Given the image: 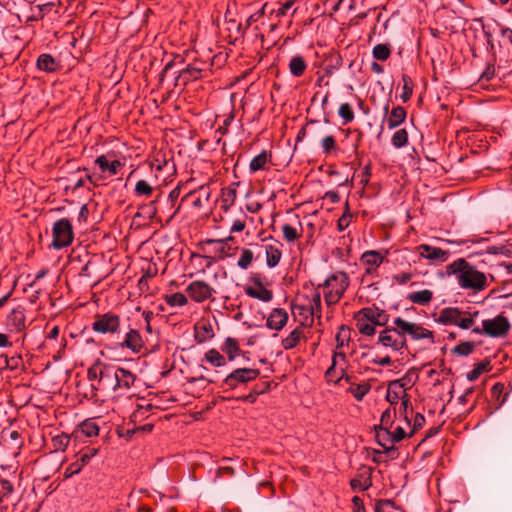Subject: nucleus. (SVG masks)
Segmentation results:
<instances>
[{
    "instance_id": "nucleus-1",
    "label": "nucleus",
    "mask_w": 512,
    "mask_h": 512,
    "mask_svg": "<svg viewBox=\"0 0 512 512\" xmlns=\"http://www.w3.org/2000/svg\"><path fill=\"white\" fill-rule=\"evenodd\" d=\"M87 378L92 383L89 391L84 393L88 400H97L98 391L107 389L114 392L117 397L128 396L138 377L131 370L115 366L97 359L88 369Z\"/></svg>"
},
{
    "instance_id": "nucleus-2",
    "label": "nucleus",
    "mask_w": 512,
    "mask_h": 512,
    "mask_svg": "<svg viewBox=\"0 0 512 512\" xmlns=\"http://www.w3.org/2000/svg\"><path fill=\"white\" fill-rule=\"evenodd\" d=\"M446 273L449 276L455 275L457 283L462 289L471 290L475 294L489 286L486 274L464 258H458L447 265Z\"/></svg>"
},
{
    "instance_id": "nucleus-3",
    "label": "nucleus",
    "mask_w": 512,
    "mask_h": 512,
    "mask_svg": "<svg viewBox=\"0 0 512 512\" xmlns=\"http://www.w3.org/2000/svg\"><path fill=\"white\" fill-rule=\"evenodd\" d=\"M197 247L203 254L193 253L192 257L207 259V268L217 261L236 255L239 250V247L236 245L235 237L231 235L224 239L208 238L201 240L198 242Z\"/></svg>"
},
{
    "instance_id": "nucleus-4",
    "label": "nucleus",
    "mask_w": 512,
    "mask_h": 512,
    "mask_svg": "<svg viewBox=\"0 0 512 512\" xmlns=\"http://www.w3.org/2000/svg\"><path fill=\"white\" fill-rule=\"evenodd\" d=\"M216 56L211 59L204 60L202 58H195L192 62L187 64L184 68L177 71L174 86L186 87L190 82L208 78L212 75V68Z\"/></svg>"
},
{
    "instance_id": "nucleus-5",
    "label": "nucleus",
    "mask_w": 512,
    "mask_h": 512,
    "mask_svg": "<svg viewBox=\"0 0 512 512\" xmlns=\"http://www.w3.org/2000/svg\"><path fill=\"white\" fill-rule=\"evenodd\" d=\"M479 310H462L458 307H445L439 312L435 321L442 325H455L460 329L467 330L474 326L475 319L479 316Z\"/></svg>"
},
{
    "instance_id": "nucleus-6",
    "label": "nucleus",
    "mask_w": 512,
    "mask_h": 512,
    "mask_svg": "<svg viewBox=\"0 0 512 512\" xmlns=\"http://www.w3.org/2000/svg\"><path fill=\"white\" fill-rule=\"evenodd\" d=\"M350 279L346 272L337 271L328 276L318 288H325L324 300L327 306L337 304L343 297L345 291L349 287Z\"/></svg>"
},
{
    "instance_id": "nucleus-7",
    "label": "nucleus",
    "mask_w": 512,
    "mask_h": 512,
    "mask_svg": "<svg viewBox=\"0 0 512 512\" xmlns=\"http://www.w3.org/2000/svg\"><path fill=\"white\" fill-rule=\"evenodd\" d=\"M392 323L397 325L399 331L402 335V338L406 340L408 344V338L411 341H420L424 339H428L430 343L435 342V334L434 331L425 328L422 324L416 322H410L402 317H396L393 319Z\"/></svg>"
},
{
    "instance_id": "nucleus-8",
    "label": "nucleus",
    "mask_w": 512,
    "mask_h": 512,
    "mask_svg": "<svg viewBox=\"0 0 512 512\" xmlns=\"http://www.w3.org/2000/svg\"><path fill=\"white\" fill-rule=\"evenodd\" d=\"M511 324L506 316L499 314L493 319L482 321V327H473L472 333L486 335L491 338H503L509 334Z\"/></svg>"
},
{
    "instance_id": "nucleus-9",
    "label": "nucleus",
    "mask_w": 512,
    "mask_h": 512,
    "mask_svg": "<svg viewBox=\"0 0 512 512\" xmlns=\"http://www.w3.org/2000/svg\"><path fill=\"white\" fill-rule=\"evenodd\" d=\"M259 375L260 370L257 368H237L226 375L219 387H226V389L223 390L224 392L235 390L241 385H247L256 380Z\"/></svg>"
},
{
    "instance_id": "nucleus-10",
    "label": "nucleus",
    "mask_w": 512,
    "mask_h": 512,
    "mask_svg": "<svg viewBox=\"0 0 512 512\" xmlns=\"http://www.w3.org/2000/svg\"><path fill=\"white\" fill-rule=\"evenodd\" d=\"M91 328L94 332L102 335H118L121 331V317L112 311L97 313Z\"/></svg>"
},
{
    "instance_id": "nucleus-11",
    "label": "nucleus",
    "mask_w": 512,
    "mask_h": 512,
    "mask_svg": "<svg viewBox=\"0 0 512 512\" xmlns=\"http://www.w3.org/2000/svg\"><path fill=\"white\" fill-rule=\"evenodd\" d=\"M73 240L74 231L71 221L67 218L55 221L52 227V247L61 250L70 246Z\"/></svg>"
},
{
    "instance_id": "nucleus-12",
    "label": "nucleus",
    "mask_w": 512,
    "mask_h": 512,
    "mask_svg": "<svg viewBox=\"0 0 512 512\" xmlns=\"http://www.w3.org/2000/svg\"><path fill=\"white\" fill-rule=\"evenodd\" d=\"M378 343L386 348L392 349L393 351L400 352L401 354L403 351L409 352L406 340L402 338L399 328L394 324L386 326L379 332Z\"/></svg>"
},
{
    "instance_id": "nucleus-13",
    "label": "nucleus",
    "mask_w": 512,
    "mask_h": 512,
    "mask_svg": "<svg viewBox=\"0 0 512 512\" xmlns=\"http://www.w3.org/2000/svg\"><path fill=\"white\" fill-rule=\"evenodd\" d=\"M210 197V189L207 185H201L197 189L191 188L185 192L183 197L180 200V203L177 205L175 210L171 213L169 216V219L167 222H169L171 219H173L180 211L181 206L183 203H189L194 208H202L203 207V200L208 201Z\"/></svg>"
},
{
    "instance_id": "nucleus-14",
    "label": "nucleus",
    "mask_w": 512,
    "mask_h": 512,
    "mask_svg": "<svg viewBox=\"0 0 512 512\" xmlns=\"http://www.w3.org/2000/svg\"><path fill=\"white\" fill-rule=\"evenodd\" d=\"M145 347V342L139 332L138 329L129 328V330L125 333L123 339L121 341L112 342L110 345H107L106 348L112 350H130L134 354H139L143 348Z\"/></svg>"
},
{
    "instance_id": "nucleus-15",
    "label": "nucleus",
    "mask_w": 512,
    "mask_h": 512,
    "mask_svg": "<svg viewBox=\"0 0 512 512\" xmlns=\"http://www.w3.org/2000/svg\"><path fill=\"white\" fill-rule=\"evenodd\" d=\"M185 293L195 303H203L208 300L213 302L216 290L204 280H194L187 285Z\"/></svg>"
},
{
    "instance_id": "nucleus-16",
    "label": "nucleus",
    "mask_w": 512,
    "mask_h": 512,
    "mask_svg": "<svg viewBox=\"0 0 512 512\" xmlns=\"http://www.w3.org/2000/svg\"><path fill=\"white\" fill-rule=\"evenodd\" d=\"M264 278L261 273H251L248 280L255 287L246 285L244 287L245 294L263 302H270L273 299V291L265 287Z\"/></svg>"
},
{
    "instance_id": "nucleus-17",
    "label": "nucleus",
    "mask_w": 512,
    "mask_h": 512,
    "mask_svg": "<svg viewBox=\"0 0 512 512\" xmlns=\"http://www.w3.org/2000/svg\"><path fill=\"white\" fill-rule=\"evenodd\" d=\"M159 192L162 191L159 189L157 175L138 180L134 188V196L137 198L153 199Z\"/></svg>"
},
{
    "instance_id": "nucleus-18",
    "label": "nucleus",
    "mask_w": 512,
    "mask_h": 512,
    "mask_svg": "<svg viewBox=\"0 0 512 512\" xmlns=\"http://www.w3.org/2000/svg\"><path fill=\"white\" fill-rule=\"evenodd\" d=\"M6 328L11 333H20L26 329L25 308L21 305L13 308L5 320Z\"/></svg>"
},
{
    "instance_id": "nucleus-19",
    "label": "nucleus",
    "mask_w": 512,
    "mask_h": 512,
    "mask_svg": "<svg viewBox=\"0 0 512 512\" xmlns=\"http://www.w3.org/2000/svg\"><path fill=\"white\" fill-rule=\"evenodd\" d=\"M373 468L360 465L356 471V475L350 480L352 491H366L372 486Z\"/></svg>"
},
{
    "instance_id": "nucleus-20",
    "label": "nucleus",
    "mask_w": 512,
    "mask_h": 512,
    "mask_svg": "<svg viewBox=\"0 0 512 512\" xmlns=\"http://www.w3.org/2000/svg\"><path fill=\"white\" fill-rule=\"evenodd\" d=\"M385 257L376 250H368L360 257V262L366 266L365 273L362 276V282L368 275L377 274L379 266L383 263Z\"/></svg>"
},
{
    "instance_id": "nucleus-21",
    "label": "nucleus",
    "mask_w": 512,
    "mask_h": 512,
    "mask_svg": "<svg viewBox=\"0 0 512 512\" xmlns=\"http://www.w3.org/2000/svg\"><path fill=\"white\" fill-rule=\"evenodd\" d=\"M288 320L289 315L284 308H273L266 318L265 326L271 330L281 331Z\"/></svg>"
},
{
    "instance_id": "nucleus-22",
    "label": "nucleus",
    "mask_w": 512,
    "mask_h": 512,
    "mask_svg": "<svg viewBox=\"0 0 512 512\" xmlns=\"http://www.w3.org/2000/svg\"><path fill=\"white\" fill-rule=\"evenodd\" d=\"M319 289L320 288L317 287L314 290L309 306L294 305V304L292 305L293 310H306V312L310 316L309 326H312L314 316H317L318 318L321 317L322 304H321V293H320Z\"/></svg>"
},
{
    "instance_id": "nucleus-23",
    "label": "nucleus",
    "mask_w": 512,
    "mask_h": 512,
    "mask_svg": "<svg viewBox=\"0 0 512 512\" xmlns=\"http://www.w3.org/2000/svg\"><path fill=\"white\" fill-rule=\"evenodd\" d=\"M418 250L420 251L421 257L439 263L446 262L450 257V252L448 250H443L439 247L428 244H421L418 247Z\"/></svg>"
},
{
    "instance_id": "nucleus-24",
    "label": "nucleus",
    "mask_w": 512,
    "mask_h": 512,
    "mask_svg": "<svg viewBox=\"0 0 512 512\" xmlns=\"http://www.w3.org/2000/svg\"><path fill=\"white\" fill-rule=\"evenodd\" d=\"M309 326L305 322H301L295 329H293L288 336L282 339L281 346L284 350L294 349L302 340L307 341V337L304 334V329Z\"/></svg>"
},
{
    "instance_id": "nucleus-25",
    "label": "nucleus",
    "mask_w": 512,
    "mask_h": 512,
    "mask_svg": "<svg viewBox=\"0 0 512 512\" xmlns=\"http://www.w3.org/2000/svg\"><path fill=\"white\" fill-rule=\"evenodd\" d=\"M36 68L45 73H55L62 69L61 61L49 53H42L36 60Z\"/></svg>"
},
{
    "instance_id": "nucleus-26",
    "label": "nucleus",
    "mask_w": 512,
    "mask_h": 512,
    "mask_svg": "<svg viewBox=\"0 0 512 512\" xmlns=\"http://www.w3.org/2000/svg\"><path fill=\"white\" fill-rule=\"evenodd\" d=\"M110 154L100 155L95 159V164L99 167L101 173L111 177L118 174L119 170L124 166V163L120 160L108 159Z\"/></svg>"
},
{
    "instance_id": "nucleus-27",
    "label": "nucleus",
    "mask_w": 512,
    "mask_h": 512,
    "mask_svg": "<svg viewBox=\"0 0 512 512\" xmlns=\"http://www.w3.org/2000/svg\"><path fill=\"white\" fill-rule=\"evenodd\" d=\"M267 9H268V2H265L260 9H258L256 12L251 14L247 19L245 24L236 22V20H230L229 22L232 24H235V29L237 31L238 36L244 37L246 31L249 29V27L257 22L259 19L267 15Z\"/></svg>"
},
{
    "instance_id": "nucleus-28",
    "label": "nucleus",
    "mask_w": 512,
    "mask_h": 512,
    "mask_svg": "<svg viewBox=\"0 0 512 512\" xmlns=\"http://www.w3.org/2000/svg\"><path fill=\"white\" fill-rule=\"evenodd\" d=\"M162 196V192H159L155 195L153 199H150L148 203H144L138 206V211L134 215V218H144L148 220H153L157 214V203L159 202Z\"/></svg>"
},
{
    "instance_id": "nucleus-29",
    "label": "nucleus",
    "mask_w": 512,
    "mask_h": 512,
    "mask_svg": "<svg viewBox=\"0 0 512 512\" xmlns=\"http://www.w3.org/2000/svg\"><path fill=\"white\" fill-rule=\"evenodd\" d=\"M270 165H272V151L262 150L250 161L249 170L250 173H255L260 170H269Z\"/></svg>"
},
{
    "instance_id": "nucleus-30",
    "label": "nucleus",
    "mask_w": 512,
    "mask_h": 512,
    "mask_svg": "<svg viewBox=\"0 0 512 512\" xmlns=\"http://www.w3.org/2000/svg\"><path fill=\"white\" fill-rule=\"evenodd\" d=\"M407 118V111L403 106H395L391 109L389 115L386 118L388 129L392 130L399 127L405 122Z\"/></svg>"
},
{
    "instance_id": "nucleus-31",
    "label": "nucleus",
    "mask_w": 512,
    "mask_h": 512,
    "mask_svg": "<svg viewBox=\"0 0 512 512\" xmlns=\"http://www.w3.org/2000/svg\"><path fill=\"white\" fill-rule=\"evenodd\" d=\"M15 492L13 483L0 476V510L7 509Z\"/></svg>"
},
{
    "instance_id": "nucleus-32",
    "label": "nucleus",
    "mask_w": 512,
    "mask_h": 512,
    "mask_svg": "<svg viewBox=\"0 0 512 512\" xmlns=\"http://www.w3.org/2000/svg\"><path fill=\"white\" fill-rule=\"evenodd\" d=\"M214 337L212 325L209 322H197L194 325V338L198 344L204 343Z\"/></svg>"
},
{
    "instance_id": "nucleus-33",
    "label": "nucleus",
    "mask_w": 512,
    "mask_h": 512,
    "mask_svg": "<svg viewBox=\"0 0 512 512\" xmlns=\"http://www.w3.org/2000/svg\"><path fill=\"white\" fill-rule=\"evenodd\" d=\"M324 76L330 77L343 65V58L339 51H332L325 58Z\"/></svg>"
},
{
    "instance_id": "nucleus-34",
    "label": "nucleus",
    "mask_w": 512,
    "mask_h": 512,
    "mask_svg": "<svg viewBox=\"0 0 512 512\" xmlns=\"http://www.w3.org/2000/svg\"><path fill=\"white\" fill-rule=\"evenodd\" d=\"M239 183H231L229 186L221 189V208L228 211L234 205L237 195V186Z\"/></svg>"
},
{
    "instance_id": "nucleus-35",
    "label": "nucleus",
    "mask_w": 512,
    "mask_h": 512,
    "mask_svg": "<svg viewBox=\"0 0 512 512\" xmlns=\"http://www.w3.org/2000/svg\"><path fill=\"white\" fill-rule=\"evenodd\" d=\"M307 67L306 59L300 54L292 56L288 64L290 74L296 78L303 76Z\"/></svg>"
},
{
    "instance_id": "nucleus-36",
    "label": "nucleus",
    "mask_w": 512,
    "mask_h": 512,
    "mask_svg": "<svg viewBox=\"0 0 512 512\" xmlns=\"http://www.w3.org/2000/svg\"><path fill=\"white\" fill-rule=\"evenodd\" d=\"M221 351L227 355L228 361H234L237 356L241 355L243 351L240 348L239 342L236 338L227 337L221 346Z\"/></svg>"
},
{
    "instance_id": "nucleus-37",
    "label": "nucleus",
    "mask_w": 512,
    "mask_h": 512,
    "mask_svg": "<svg viewBox=\"0 0 512 512\" xmlns=\"http://www.w3.org/2000/svg\"><path fill=\"white\" fill-rule=\"evenodd\" d=\"M499 28L498 49L501 54L504 50L510 51L512 49V28L503 24L497 23Z\"/></svg>"
},
{
    "instance_id": "nucleus-38",
    "label": "nucleus",
    "mask_w": 512,
    "mask_h": 512,
    "mask_svg": "<svg viewBox=\"0 0 512 512\" xmlns=\"http://www.w3.org/2000/svg\"><path fill=\"white\" fill-rule=\"evenodd\" d=\"M505 389V384L501 382H497L492 386L491 398L495 404L494 410L499 409L506 402L509 393Z\"/></svg>"
},
{
    "instance_id": "nucleus-39",
    "label": "nucleus",
    "mask_w": 512,
    "mask_h": 512,
    "mask_svg": "<svg viewBox=\"0 0 512 512\" xmlns=\"http://www.w3.org/2000/svg\"><path fill=\"white\" fill-rule=\"evenodd\" d=\"M297 1L298 0H286L284 3H278L279 7L277 9L272 8L270 10V17H272L274 15L275 18L278 19L277 23L271 24V26H270V30L271 31L275 30V28L277 27L278 23L280 22V18L285 16L287 14V12L293 7V5Z\"/></svg>"
},
{
    "instance_id": "nucleus-40",
    "label": "nucleus",
    "mask_w": 512,
    "mask_h": 512,
    "mask_svg": "<svg viewBox=\"0 0 512 512\" xmlns=\"http://www.w3.org/2000/svg\"><path fill=\"white\" fill-rule=\"evenodd\" d=\"M492 369L491 361L487 358L474 364L473 369L467 373V379L469 381L477 380L480 375L484 372H489Z\"/></svg>"
},
{
    "instance_id": "nucleus-41",
    "label": "nucleus",
    "mask_w": 512,
    "mask_h": 512,
    "mask_svg": "<svg viewBox=\"0 0 512 512\" xmlns=\"http://www.w3.org/2000/svg\"><path fill=\"white\" fill-rule=\"evenodd\" d=\"M266 264L269 268L276 267L282 257V251L274 245L265 246Z\"/></svg>"
},
{
    "instance_id": "nucleus-42",
    "label": "nucleus",
    "mask_w": 512,
    "mask_h": 512,
    "mask_svg": "<svg viewBox=\"0 0 512 512\" xmlns=\"http://www.w3.org/2000/svg\"><path fill=\"white\" fill-rule=\"evenodd\" d=\"M420 369L416 367L410 368L401 379L393 380L392 385H397L398 389L404 388L408 384H414L418 380V371Z\"/></svg>"
},
{
    "instance_id": "nucleus-43",
    "label": "nucleus",
    "mask_w": 512,
    "mask_h": 512,
    "mask_svg": "<svg viewBox=\"0 0 512 512\" xmlns=\"http://www.w3.org/2000/svg\"><path fill=\"white\" fill-rule=\"evenodd\" d=\"M351 340V330L347 325H340L338 328L335 341L336 349L341 350L344 346L348 345Z\"/></svg>"
},
{
    "instance_id": "nucleus-44",
    "label": "nucleus",
    "mask_w": 512,
    "mask_h": 512,
    "mask_svg": "<svg viewBox=\"0 0 512 512\" xmlns=\"http://www.w3.org/2000/svg\"><path fill=\"white\" fill-rule=\"evenodd\" d=\"M433 298V293L431 290L424 289L417 292H412L408 294L407 299H409L411 302L419 305H427L431 302Z\"/></svg>"
},
{
    "instance_id": "nucleus-45",
    "label": "nucleus",
    "mask_w": 512,
    "mask_h": 512,
    "mask_svg": "<svg viewBox=\"0 0 512 512\" xmlns=\"http://www.w3.org/2000/svg\"><path fill=\"white\" fill-rule=\"evenodd\" d=\"M77 428L84 434L85 437L92 438L99 434V426L94 419H86L81 422Z\"/></svg>"
},
{
    "instance_id": "nucleus-46",
    "label": "nucleus",
    "mask_w": 512,
    "mask_h": 512,
    "mask_svg": "<svg viewBox=\"0 0 512 512\" xmlns=\"http://www.w3.org/2000/svg\"><path fill=\"white\" fill-rule=\"evenodd\" d=\"M300 230L298 231L295 227L292 225L285 223L282 225V232H283V238L291 243L294 242L302 237L303 233V227L300 221H298Z\"/></svg>"
},
{
    "instance_id": "nucleus-47",
    "label": "nucleus",
    "mask_w": 512,
    "mask_h": 512,
    "mask_svg": "<svg viewBox=\"0 0 512 512\" xmlns=\"http://www.w3.org/2000/svg\"><path fill=\"white\" fill-rule=\"evenodd\" d=\"M375 512H405V510L396 505L393 500L389 499H380L375 503Z\"/></svg>"
},
{
    "instance_id": "nucleus-48",
    "label": "nucleus",
    "mask_w": 512,
    "mask_h": 512,
    "mask_svg": "<svg viewBox=\"0 0 512 512\" xmlns=\"http://www.w3.org/2000/svg\"><path fill=\"white\" fill-rule=\"evenodd\" d=\"M75 457H76V460L74 462L70 463L64 471L65 479L71 478L72 476L80 473L82 468L89 463V462H84L83 457L81 455H79V453H76Z\"/></svg>"
},
{
    "instance_id": "nucleus-49",
    "label": "nucleus",
    "mask_w": 512,
    "mask_h": 512,
    "mask_svg": "<svg viewBox=\"0 0 512 512\" xmlns=\"http://www.w3.org/2000/svg\"><path fill=\"white\" fill-rule=\"evenodd\" d=\"M205 360L214 367H222L227 364V358L217 349L212 348L205 353Z\"/></svg>"
},
{
    "instance_id": "nucleus-50",
    "label": "nucleus",
    "mask_w": 512,
    "mask_h": 512,
    "mask_svg": "<svg viewBox=\"0 0 512 512\" xmlns=\"http://www.w3.org/2000/svg\"><path fill=\"white\" fill-rule=\"evenodd\" d=\"M172 58L168 60L159 74V84L162 85L166 74L176 65H182L185 63V57L180 54H171Z\"/></svg>"
},
{
    "instance_id": "nucleus-51",
    "label": "nucleus",
    "mask_w": 512,
    "mask_h": 512,
    "mask_svg": "<svg viewBox=\"0 0 512 512\" xmlns=\"http://www.w3.org/2000/svg\"><path fill=\"white\" fill-rule=\"evenodd\" d=\"M372 56L378 61H386L391 56V48L389 43H380L373 47Z\"/></svg>"
},
{
    "instance_id": "nucleus-52",
    "label": "nucleus",
    "mask_w": 512,
    "mask_h": 512,
    "mask_svg": "<svg viewBox=\"0 0 512 512\" xmlns=\"http://www.w3.org/2000/svg\"><path fill=\"white\" fill-rule=\"evenodd\" d=\"M401 79L403 82V92L400 95V98L403 103H407L413 95L414 82L412 78L405 73L402 74Z\"/></svg>"
},
{
    "instance_id": "nucleus-53",
    "label": "nucleus",
    "mask_w": 512,
    "mask_h": 512,
    "mask_svg": "<svg viewBox=\"0 0 512 512\" xmlns=\"http://www.w3.org/2000/svg\"><path fill=\"white\" fill-rule=\"evenodd\" d=\"M353 318L356 321V327L360 334L373 336L376 333L374 325H371L368 321L364 320L363 317H358V313H354Z\"/></svg>"
},
{
    "instance_id": "nucleus-54",
    "label": "nucleus",
    "mask_w": 512,
    "mask_h": 512,
    "mask_svg": "<svg viewBox=\"0 0 512 512\" xmlns=\"http://www.w3.org/2000/svg\"><path fill=\"white\" fill-rule=\"evenodd\" d=\"M396 416V410H391L390 408H387L385 411H383L381 418H380V424L375 425L374 429H388L390 430L391 427L394 424V418Z\"/></svg>"
},
{
    "instance_id": "nucleus-55",
    "label": "nucleus",
    "mask_w": 512,
    "mask_h": 512,
    "mask_svg": "<svg viewBox=\"0 0 512 512\" xmlns=\"http://www.w3.org/2000/svg\"><path fill=\"white\" fill-rule=\"evenodd\" d=\"M192 182H193L192 178L187 180L186 182H179L177 184V186L174 189H172L171 192L169 193L168 201L171 203V208L173 209V211L177 207L176 201L178 200L179 196L181 195L182 190L187 189L192 184Z\"/></svg>"
},
{
    "instance_id": "nucleus-56",
    "label": "nucleus",
    "mask_w": 512,
    "mask_h": 512,
    "mask_svg": "<svg viewBox=\"0 0 512 512\" xmlns=\"http://www.w3.org/2000/svg\"><path fill=\"white\" fill-rule=\"evenodd\" d=\"M46 348L55 351L52 358L55 362L59 361L65 355L67 348V339L65 338V336H62L60 340H57V342H52V346H47Z\"/></svg>"
},
{
    "instance_id": "nucleus-57",
    "label": "nucleus",
    "mask_w": 512,
    "mask_h": 512,
    "mask_svg": "<svg viewBox=\"0 0 512 512\" xmlns=\"http://www.w3.org/2000/svg\"><path fill=\"white\" fill-rule=\"evenodd\" d=\"M53 451H65L71 445V437L66 433L54 436L51 440Z\"/></svg>"
},
{
    "instance_id": "nucleus-58",
    "label": "nucleus",
    "mask_w": 512,
    "mask_h": 512,
    "mask_svg": "<svg viewBox=\"0 0 512 512\" xmlns=\"http://www.w3.org/2000/svg\"><path fill=\"white\" fill-rule=\"evenodd\" d=\"M187 297V294L175 292L173 294L165 295L164 300L171 307L185 306L188 303Z\"/></svg>"
},
{
    "instance_id": "nucleus-59",
    "label": "nucleus",
    "mask_w": 512,
    "mask_h": 512,
    "mask_svg": "<svg viewBox=\"0 0 512 512\" xmlns=\"http://www.w3.org/2000/svg\"><path fill=\"white\" fill-rule=\"evenodd\" d=\"M321 147L325 155L336 154L339 151V147L333 135L325 136L321 141Z\"/></svg>"
},
{
    "instance_id": "nucleus-60",
    "label": "nucleus",
    "mask_w": 512,
    "mask_h": 512,
    "mask_svg": "<svg viewBox=\"0 0 512 512\" xmlns=\"http://www.w3.org/2000/svg\"><path fill=\"white\" fill-rule=\"evenodd\" d=\"M391 144L397 148H403L408 144V132L405 128L398 129L391 138Z\"/></svg>"
},
{
    "instance_id": "nucleus-61",
    "label": "nucleus",
    "mask_w": 512,
    "mask_h": 512,
    "mask_svg": "<svg viewBox=\"0 0 512 512\" xmlns=\"http://www.w3.org/2000/svg\"><path fill=\"white\" fill-rule=\"evenodd\" d=\"M475 348L474 342L471 341H462L454 346L451 352L458 356H468L470 355Z\"/></svg>"
},
{
    "instance_id": "nucleus-62",
    "label": "nucleus",
    "mask_w": 512,
    "mask_h": 512,
    "mask_svg": "<svg viewBox=\"0 0 512 512\" xmlns=\"http://www.w3.org/2000/svg\"><path fill=\"white\" fill-rule=\"evenodd\" d=\"M352 213L350 211V206L348 200L345 202L343 214L337 220V229L338 231H344L351 223Z\"/></svg>"
},
{
    "instance_id": "nucleus-63",
    "label": "nucleus",
    "mask_w": 512,
    "mask_h": 512,
    "mask_svg": "<svg viewBox=\"0 0 512 512\" xmlns=\"http://www.w3.org/2000/svg\"><path fill=\"white\" fill-rule=\"evenodd\" d=\"M376 312H377V306L373 304L370 307H364L357 311L358 317H363L364 320L368 321L371 325H374L376 327Z\"/></svg>"
},
{
    "instance_id": "nucleus-64",
    "label": "nucleus",
    "mask_w": 512,
    "mask_h": 512,
    "mask_svg": "<svg viewBox=\"0 0 512 512\" xmlns=\"http://www.w3.org/2000/svg\"><path fill=\"white\" fill-rule=\"evenodd\" d=\"M253 259H254L253 252L248 248H242L241 255L237 262V266L242 270H246L252 264Z\"/></svg>"
}]
</instances>
